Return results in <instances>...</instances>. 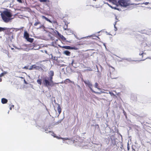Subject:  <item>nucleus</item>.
I'll return each instance as SVG.
<instances>
[{"label": "nucleus", "instance_id": "1", "mask_svg": "<svg viewBox=\"0 0 151 151\" xmlns=\"http://www.w3.org/2000/svg\"><path fill=\"white\" fill-rule=\"evenodd\" d=\"M50 76L49 77H45L43 78V82L44 85L46 86H52L55 84H57L54 83L53 81V76L54 75V73L53 71H50L49 73Z\"/></svg>", "mask_w": 151, "mask_h": 151}, {"label": "nucleus", "instance_id": "2", "mask_svg": "<svg viewBox=\"0 0 151 151\" xmlns=\"http://www.w3.org/2000/svg\"><path fill=\"white\" fill-rule=\"evenodd\" d=\"M1 16L3 20L6 22H9L10 20L9 18L11 17L12 16L10 12L8 11H4L1 14Z\"/></svg>", "mask_w": 151, "mask_h": 151}, {"label": "nucleus", "instance_id": "3", "mask_svg": "<svg viewBox=\"0 0 151 151\" xmlns=\"http://www.w3.org/2000/svg\"><path fill=\"white\" fill-rule=\"evenodd\" d=\"M118 4L119 5L124 7L131 5L129 0H119L118 1Z\"/></svg>", "mask_w": 151, "mask_h": 151}, {"label": "nucleus", "instance_id": "4", "mask_svg": "<svg viewBox=\"0 0 151 151\" xmlns=\"http://www.w3.org/2000/svg\"><path fill=\"white\" fill-rule=\"evenodd\" d=\"M146 54L144 53L143 51H142L141 53H140L139 54V56L141 58L137 60L138 61H143L145 60L147 58V56H145L146 55Z\"/></svg>", "mask_w": 151, "mask_h": 151}, {"label": "nucleus", "instance_id": "5", "mask_svg": "<svg viewBox=\"0 0 151 151\" xmlns=\"http://www.w3.org/2000/svg\"><path fill=\"white\" fill-rule=\"evenodd\" d=\"M116 73H112L110 74V77L112 79H116L118 78V76L116 75Z\"/></svg>", "mask_w": 151, "mask_h": 151}, {"label": "nucleus", "instance_id": "6", "mask_svg": "<svg viewBox=\"0 0 151 151\" xmlns=\"http://www.w3.org/2000/svg\"><path fill=\"white\" fill-rule=\"evenodd\" d=\"M41 68L40 67L37 66L35 65H33L30 66V68L29 69V70H32L35 69L36 70H39Z\"/></svg>", "mask_w": 151, "mask_h": 151}, {"label": "nucleus", "instance_id": "7", "mask_svg": "<svg viewBox=\"0 0 151 151\" xmlns=\"http://www.w3.org/2000/svg\"><path fill=\"white\" fill-rule=\"evenodd\" d=\"M62 48L66 49L76 50L77 49L75 47H72L69 46H65L62 47Z\"/></svg>", "mask_w": 151, "mask_h": 151}, {"label": "nucleus", "instance_id": "8", "mask_svg": "<svg viewBox=\"0 0 151 151\" xmlns=\"http://www.w3.org/2000/svg\"><path fill=\"white\" fill-rule=\"evenodd\" d=\"M88 86L90 88L91 90V91L93 92V93H96V94H100V93H99V92H96L94 91L92 89V88H91V87L92 86V85L91 84V83L90 84H89V85H88Z\"/></svg>", "mask_w": 151, "mask_h": 151}, {"label": "nucleus", "instance_id": "9", "mask_svg": "<svg viewBox=\"0 0 151 151\" xmlns=\"http://www.w3.org/2000/svg\"><path fill=\"white\" fill-rule=\"evenodd\" d=\"M8 100L7 99L3 98L1 99V102L3 104H5L7 102Z\"/></svg>", "mask_w": 151, "mask_h": 151}, {"label": "nucleus", "instance_id": "10", "mask_svg": "<svg viewBox=\"0 0 151 151\" xmlns=\"http://www.w3.org/2000/svg\"><path fill=\"white\" fill-rule=\"evenodd\" d=\"M41 17L43 19H45L48 22H49L50 23H52V21L50 20L49 19H48L46 17H45V16H41Z\"/></svg>", "mask_w": 151, "mask_h": 151}, {"label": "nucleus", "instance_id": "11", "mask_svg": "<svg viewBox=\"0 0 151 151\" xmlns=\"http://www.w3.org/2000/svg\"><path fill=\"white\" fill-rule=\"evenodd\" d=\"M24 37L26 39L27 38H28L29 37V34L27 33V32L26 31H25L24 32Z\"/></svg>", "mask_w": 151, "mask_h": 151}, {"label": "nucleus", "instance_id": "12", "mask_svg": "<svg viewBox=\"0 0 151 151\" xmlns=\"http://www.w3.org/2000/svg\"><path fill=\"white\" fill-rule=\"evenodd\" d=\"M58 108H57L58 111V112L59 114H60L61 111V107H60V104H58Z\"/></svg>", "mask_w": 151, "mask_h": 151}, {"label": "nucleus", "instance_id": "13", "mask_svg": "<svg viewBox=\"0 0 151 151\" xmlns=\"http://www.w3.org/2000/svg\"><path fill=\"white\" fill-rule=\"evenodd\" d=\"M63 53L67 56H70V52L68 50H65L64 51Z\"/></svg>", "mask_w": 151, "mask_h": 151}, {"label": "nucleus", "instance_id": "14", "mask_svg": "<svg viewBox=\"0 0 151 151\" xmlns=\"http://www.w3.org/2000/svg\"><path fill=\"white\" fill-rule=\"evenodd\" d=\"M74 82L71 81L69 79H66L65 81H64V83L65 84H67V83H72Z\"/></svg>", "mask_w": 151, "mask_h": 151}, {"label": "nucleus", "instance_id": "15", "mask_svg": "<svg viewBox=\"0 0 151 151\" xmlns=\"http://www.w3.org/2000/svg\"><path fill=\"white\" fill-rule=\"evenodd\" d=\"M26 40L28 41H29L30 42H33V41L34 40L33 39L31 38H29V37H28V38H27Z\"/></svg>", "mask_w": 151, "mask_h": 151}, {"label": "nucleus", "instance_id": "16", "mask_svg": "<svg viewBox=\"0 0 151 151\" xmlns=\"http://www.w3.org/2000/svg\"><path fill=\"white\" fill-rule=\"evenodd\" d=\"M8 29L6 28H2L0 27V32L1 31H4L5 30Z\"/></svg>", "mask_w": 151, "mask_h": 151}, {"label": "nucleus", "instance_id": "17", "mask_svg": "<svg viewBox=\"0 0 151 151\" xmlns=\"http://www.w3.org/2000/svg\"><path fill=\"white\" fill-rule=\"evenodd\" d=\"M37 82L38 84H40V85H41L42 84L41 79H39L37 80Z\"/></svg>", "mask_w": 151, "mask_h": 151}, {"label": "nucleus", "instance_id": "18", "mask_svg": "<svg viewBox=\"0 0 151 151\" xmlns=\"http://www.w3.org/2000/svg\"><path fill=\"white\" fill-rule=\"evenodd\" d=\"M84 83L86 84L87 85H88L89 84H90L91 83L90 82L88 81H84Z\"/></svg>", "mask_w": 151, "mask_h": 151}, {"label": "nucleus", "instance_id": "19", "mask_svg": "<svg viewBox=\"0 0 151 151\" xmlns=\"http://www.w3.org/2000/svg\"><path fill=\"white\" fill-rule=\"evenodd\" d=\"M40 24V22L39 21H38L37 22H35L34 23V25L35 26H36L37 25H38L39 24Z\"/></svg>", "mask_w": 151, "mask_h": 151}, {"label": "nucleus", "instance_id": "20", "mask_svg": "<svg viewBox=\"0 0 151 151\" xmlns=\"http://www.w3.org/2000/svg\"><path fill=\"white\" fill-rule=\"evenodd\" d=\"M95 88H97L98 89H99L98 87V84L97 83H96L95 84Z\"/></svg>", "mask_w": 151, "mask_h": 151}, {"label": "nucleus", "instance_id": "21", "mask_svg": "<svg viewBox=\"0 0 151 151\" xmlns=\"http://www.w3.org/2000/svg\"><path fill=\"white\" fill-rule=\"evenodd\" d=\"M52 23H53L54 24H58V23L57 22L56 20H54L52 21Z\"/></svg>", "mask_w": 151, "mask_h": 151}, {"label": "nucleus", "instance_id": "22", "mask_svg": "<svg viewBox=\"0 0 151 151\" xmlns=\"http://www.w3.org/2000/svg\"><path fill=\"white\" fill-rule=\"evenodd\" d=\"M39 1L41 2H46L47 0H39Z\"/></svg>", "mask_w": 151, "mask_h": 151}, {"label": "nucleus", "instance_id": "23", "mask_svg": "<svg viewBox=\"0 0 151 151\" xmlns=\"http://www.w3.org/2000/svg\"><path fill=\"white\" fill-rule=\"evenodd\" d=\"M123 113L124 114V115L125 116L127 117V114H126V112H125V111H124V109H123Z\"/></svg>", "mask_w": 151, "mask_h": 151}, {"label": "nucleus", "instance_id": "24", "mask_svg": "<svg viewBox=\"0 0 151 151\" xmlns=\"http://www.w3.org/2000/svg\"><path fill=\"white\" fill-rule=\"evenodd\" d=\"M143 4H144L145 5H147L149 4H150V3L148 2H145L143 3Z\"/></svg>", "mask_w": 151, "mask_h": 151}, {"label": "nucleus", "instance_id": "25", "mask_svg": "<svg viewBox=\"0 0 151 151\" xmlns=\"http://www.w3.org/2000/svg\"><path fill=\"white\" fill-rule=\"evenodd\" d=\"M5 74L4 73H2L0 74V77H2Z\"/></svg>", "mask_w": 151, "mask_h": 151}, {"label": "nucleus", "instance_id": "26", "mask_svg": "<svg viewBox=\"0 0 151 151\" xmlns=\"http://www.w3.org/2000/svg\"><path fill=\"white\" fill-rule=\"evenodd\" d=\"M17 1L19 3H22V0H17Z\"/></svg>", "mask_w": 151, "mask_h": 151}, {"label": "nucleus", "instance_id": "27", "mask_svg": "<svg viewBox=\"0 0 151 151\" xmlns=\"http://www.w3.org/2000/svg\"><path fill=\"white\" fill-rule=\"evenodd\" d=\"M59 139H64L65 140H67L68 139V138H59Z\"/></svg>", "mask_w": 151, "mask_h": 151}, {"label": "nucleus", "instance_id": "28", "mask_svg": "<svg viewBox=\"0 0 151 151\" xmlns=\"http://www.w3.org/2000/svg\"><path fill=\"white\" fill-rule=\"evenodd\" d=\"M23 68H24V69H28V68L27 66H24V67Z\"/></svg>", "mask_w": 151, "mask_h": 151}, {"label": "nucleus", "instance_id": "29", "mask_svg": "<svg viewBox=\"0 0 151 151\" xmlns=\"http://www.w3.org/2000/svg\"><path fill=\"white\" fill-rule=\"evenodd\" d=\"M60 83H61V84H62V83H64V81H63L62 82H61Z\"/></svg>", "mask_w": 151, "mask_h": 151}, {"label": "nucleus", "instance_id": "30", "mask_svg": "<svg viewBox=\"0 0 151 151\" xmlns=\"http://www.w3.org/2000/svg\"><path fill=\"white\" fill-rule=\"evenodd\" d=\"M2 81V79L1 78H0V82H1Z\"/></svg>", "mask_w": 151, "mask_h": 151}, {"label": "nucleus", "instance_id": "31", "mask_svg": "<svg viewBox=\"0 0 151 151\" xmlns=\"http://www.w3.org/2000/svg\"><path fill=\"white\" fill-rule=\"evenodd\" d=\"M57 32L58 33V35H60V34H59V33L58 32V31H57Z\"/></svg>", "mask_w": 151, "mask_h": 151}, {"label": "nucleus", "instance_id": "32", "mask_svg": "<svg viewBox=\"0 0 151 151\" xmlns=\"http://www.w3.org/2000/svg\"><path fill=\"white\" fill-rule=\"evenodd\" d=\"M73 62H74V61H73H73H72V63H73Z\"/></svg>", "mask_w": 151, "mask_h": 151}, {"label": "nucleus", "instance_id": "33", "mask_svg": "<svg viewBox=\"0 0 151 151\" xmlns=\"http://www.w3.org/2000/svg\"><path fill=\"white\" fill-rule=\"evenodd\" d=\"M10 109L11 110L12 108L11 107H10Z\"/></svg>", "mask_w": 151, "mask_h": 151}, {"label": "nucleus", "instance_id": "34", "mask_svg": "<svg viewBox=\"0 0 151 151\" xmlns=\"http://www.w3.org/2000/svg\"><path fill=\"white\" fill-rule=\"evenodd\" d=\"M57 123H58V124H59V122H58Z\"/></svg>", "mask_w": 151, "mask_h": 151}, {"label": "nucleus", "instance_id": "35", "mask_svg": "<svg viewBox=\"0 0 151 151\" xmlns=\"http://www.w3.org/2000/svg\"><path fill=\"white\" fill-rule=\"evenodd\" d=\"M24 81H25V82H26V81H25V79H24Z\"/></svg>", "mask_w": 151, "mask_h": 151}, {"label": "nucleus", "instance_id": "36", "mask_svg": "<svg viewBox=\"0 0 151 151\" xmlns=\"http://www.w3.org/2000/svg\"><path fill=\"white\" fill-rule=\"evenodd\" d=\"M21 78H23V77H21Z\"/></svg>", "mask_w": 151, "mask_h": 151}, {"label": "nucleus", "instance_id": "37", "mask_svg": "<svg viewBox=\"0 0 151 151\" xmlns=\"http://www.w3.org/2000/svg\"><path fill=\"white\" fill-rule=\"evenodd\" d=\"M150 9H151V8H150Z\"/></svg>", "mask_w": 151, "mask_h": 151}]
</instances>
